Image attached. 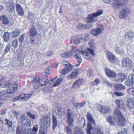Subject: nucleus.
<instances>
[{
    "mask_svg": "<svg viewBox=\"0 0 134 134\" xmlns=\"http://www.w3.org/2000/svg\"><path fill=\"white\" fill-rule=\"evenodd\" d=\"M113 118L117 119L119 121V125L123 127L125 126L126 120L121 111L117 108L114 109Z\"/></svg>",
    "mask_w": 134,
    "mask_h": 134,
    "instance_id": "nucleus-1",
    "label": "nucleus"
},
{
    "mask_svg": "<svg viewBox=\"0 0 134 134\" xmlns=\"http://www.w3.org/2000/svg\"><path fill=\"white\" fill-rule=\"evenodd\" d=\"M40 77L34 78L33 82H34V87L36 89L38 88L40 85L44 86L48 82V77L44 76V77L40 81Z\"/></svg>",
    "mask_w": 134,
    "mask_h": 134,
    "instance_id": "nucleus-2",
    "label": "nucleus"
},
{
    "mask_svg": "<svg viewBox=\"0 0 134 134\" xmlns=\"http://www.w3.org/2000/svg\"><path fill=\"white\" fill-rule=\"evenodd\" d=\"M87 118L88 122L87 123L86 132L87 134H91V130L93 129V127H92L91 123L92 125H94L96 123L94 119L93 118V115L90 113H87Z\"/></svg>",
    "mask_w": 134,
    "mask_h": 134,
    "instance_id": "nucleus-3",
    "label": "nucleus"
},
{
    "mask_svg": "<svg viewBox=\"0 0 134 134\" xmlns=\"http://www.w3.org/2000/svg\"><path fill=\"white\" fill-rule=\"evenodd\" d=\"M122 64L127 69H132L134 66V63L128 58H124L122 62Z\"/></svg>",
    "mask_w": 134,
    "mask_h": 134,
    "instance_id": "nucleus-4",
    "label": "nucleus"
},
{
    "mask_svg": "<svg viewBox=\"0 0 134 134\" xmlns=\"http://www.w3.org/2000/svg\"><path fill=\"white\" fill-rule=\"evenodd\" d=\"M66 115L67 118V122L68 124L70 126H72L74 121V115L73 112L70 111V109H69L67 112Z\"/></svg>",
    "mask_w": 134,
    "mask_h": 134,
    "instance_id": "nucleus-5",
    "label": "nucleus"
},
{
    "mask_svg": "<svg viewBox=\"0 0 134 134\" xmlns=\"http://www.w3.org/2000/svg\"><path fill=\"white\" fill-rule=\"evenodd\" d=\"M63 64L65 65V67L62 70V74H67L72 70V65L68 62L66 61L63 62Z\"/></svg>",
    "mask_w": 134,
    "mask_h": 134,
    "instance_id": "nucleus-6",
    "label": "nucleus"
},
{
    "mask_svg": "<svg viewBox=\"0 0 134 134\" xmlns=\"http://www.w3.org/2000/svg\"><path fill=\"white\" fill-rule=\"evenodd\" d=\"M20 120L21 121L22 124L25 126L29 127L32 125L30 119L25 115H22L20 116Z\"/></svg>",
    "mask_w": 134,
    "mask_h": 134,
    "instance_id": "nucleus-7",
    "label": "nucleus"
},
{
    "mask_svg": "<svg viewBox=\"0 0 134 134\" xmlns=\"http://www.w3.org/2000/svg\"><path fill=\"white\" fill-rule=\"evenodd\" d=\"M126 75L124 73H118L116 75V78L113 81L115 83L121 82L123 81L126 78Z\"/></svg>",
    "mask_w": 134,
    "mask_h": 134,
    "instance_id": "nucleus-8",
    "label": "nucleus"
},
{
    "mask_svg": "<svg viewBox=\"0 0 134 134\" xmlns=\"http://www.w3.org/2000/svg\"><path fill=\"white\" fill-rule=\"evenodd\" d=\"M106 57L108 60L113 64H115L117 58L114 55L108 51L106 52Z\"/></svg>",
    "mask_w": 134,
    "mask_h": 134,
    "instance_id": "nucleus-9",
    "label": "nucleus"
},
{
    "mask_svg": "<svg viewBox=\"0 0 134 134\" xmlns=\"http://www.w3.org/2000/svg\"><path fill=\"white\" fill-rule=\"evenodd\" d=\"M103 28L102 26H97V28L93 29L91 31L92 35L95 36H98L102 32Z\"/></svg>",
    "mask_w": 134,
    "mask_h": 134,
    "instance_id": "nucleus-10",
    "label": "nucleus"
},
{
    "mask_svg": "<svg viewBox=\"0 0 134 134\" xmlns=\"http://www.w3.org/2000/svg\"><path fill=\"white\" fill-rule=\"evenodd\" d=\"M91 134H103V130L102 127L100 126H96L91 130Z\"/></svg>",
    "mask_w": 134,
    "mask_h": 134,
    "instance_id": "nucleus-11",
    "label": "nucleus"
},
{
    "mask_svg": "<svg viewBox=\"0 0 134 134\" xmlns=\"http://www.w3.org/2000/svg\"><path fill=\"white\" fill-rule=\"evenodd\" d=\"M0 19L3 25V26H6L9 25L10 20L7 16L3 15L1 16Z\"/></svg>",
    "mask_w": 134,
    "mask_h": 134,
    "instance_id": "nucleus-12",
    "label": "nucleus"
},
{
    "mask_svg": "<svg viewBox=\"0 0 134 134\" xmlns=\"http://www.w3.org/2000/svg\"><path fill=\"white\" fill-rule=\"evenodd\" d=\"M31 95L30 94H26L22 93L18 96V99L21 101H26L29 99Z\"/></svg>",
    "mask_w": 134,
    "mask_h": 134,
    "instance_id": "nucleus-13",
    "label": "nucleus"
},
{
    "mask_svg": "<svg viewBox=\"0 0 134 134\" xmlns=\"http://www.w3.org/2000/svg\"><path fill=\"white\" fill-rule=\"evenodd\" d=\"M41 124H44V125H50L51 123V120L49 116L47 115H46L44 116H42L41 119Z\"/></svg>",
    "mask_w": 134,
    "mask_h": 134,
    "instance_id": "nucleus-14",
    "label": "nucleus"
},
{
    "mask_svg": "<svg viewBox=\"0 0 134 134\" xmlns=\"http://www.w3.org/2000/svg\"><path fill=\"white\" fill-rule=\"evenodd\" d=\"M116 105L117 109L124 110L125 104L124 102L121 100L116 99Z\"/></svg>",
    "mask_w": 134,
    "mask_h": 134,
    "instance_id": "nucleus-15",
    "label": "nucleus"
},
{
    "mask_svg": "<svg viewBox=\"0 0 134 134\" xmlns=\"http://www.w3.org/2000/svg\"><path fill=\"white\" fill-rule=\"evenodd\" d=\"M59 119L58 118L57 116H55L54 115H53L52 116V121L53 126L52 128L54 130L55 128L57 127L59 123Z\"/></svg>",
    "mask_w": 134,
    "mask_h": 134,
    "instance_id": "nucleus-16",
    "label": "nucleus"
},
{
    "mask_svg": "<svg viewBox=\"0 0 134 134\" xmlns=\"http://www.w3.org/2000/svg\"><path fill=\"white\" fill-rule=\"evenodd\" d=\"M84 82V80L82 79H79L76 81L73 85V88H77L80 87V86L82 85V83Z\"/></svg>",
    "mask_w": 134,
    "mask_h": 134,
    "instance_id": "nucleus-17",
    "label": "nucleus"
},
{
    "mask_svg": "<svg viewBox=\"0 0 134 134\" xmlns=\"http://www.w3.org/2000/svg\"><path fill=\"white\" fill-rule=\"evenodd\" d=\"M105 72L106 75L109 77L113 78L114 79L116 78V75L114 71L108 69L105 70Z\"/></svg>",
    "mask_w": 134,
    "mask_h": 134,
    "instance_id": "nucleus-18",
    "label": "nucleus"
},
{
    "mask_svg": "<svg viewBox=\"0 0 134 134\" xmlns=\"http://www.w3.org/2000/svg\"><path fill=\"white\" fill-rule=\"evenodd\" d=\"M47 126L44 124H41L39 127V132H42L43 133H45L47 134L48 131Z\"/></svg>",
    "mask_w": 134,
    "mask_h": 134,
    "instance_id": "nucleus-19",
    "label": "nucleus"
},
{
    "mask_svg": "<svg viewBox=\"0 0 134 134\" xmlns=\"http://www.w3.org/2000/svg\"><path fill=\"white\" fill-rule=\"evenodd\" d=\"M134 98H128L126 102L128 107L132 108L133 107L134 104Z\"/></svg>",
    "mask_w": 134,
    "mask_h": 134,
    "instance_id": "nucleus-20",
    "label": "nucleus"
},
{
    "mask_svg": "<svg viewBox=\"0 0 134 134\" xmlns=\"http://www.w3.org/2000/svg\"><path fill=\"white\" fill-rule=\"evenodd\" d=\"M37 32L35 27L33 26L30 27V31L29 32V35L32 37H35L37 34Z\"/></svg>",
    "mask_w": 134,
    "mask_h": 134,
    "instance_id": "nucleus-21",
    "label": "nucleus"
},
{
    "mask_svg": "<svg viewBox=\"0 0 134 134\" xmlns=\"http://www.w3.org/2000/svg\"><path fill=\"white\" fill-rule=\"evenodd\" d=\"M112 3H113V7L115 9H120L123 7V3L119 1H116Z\"/></svg>",
    "mask_w": 134,
    "mask_h": 134,
    "instance_id": "nucleus-22",
    "label": "nucleus"
},
{
    "mask_svg": "<svg viewBox=\"0 0 134 134\" xmlns=\"http://www.w3.org/2000/svg\"><path fill=\"white\" fill-rule=\"evenodd\" d=\"M79 72V69L75 70L70 75H68L67 78L69 79H71L72 78L75 79L76 78V76Z\"/></svg>",
    "mask_w": 134,
    "mask_h": 134,
    "instance_id": "nucleus-23",
    "label": "nucleus"
},
{
    "mask_svg": "<svg viewBox=\"0 0 134 134\" xmlns=\"http://www.w3.org/2000/svg\"><path fill=\"white\" fill-rule=\"evenodd\" d=\"M18 87L17 84L15 83L13 84L9 89H7L8 91H9L8 93H12L16 91L18 89Z\"/></svg>",
    "mask_w": 134,
    "mask_h": 134,
    "instance_id": "nucleus-24",
    "label": "nucleus"
},
{
    "mask_svg": "<svg viewBox=\"0 0 134 134\" xmlns=\"http://www.w3.org/2000/svg\"><path fill=\"white\" fill-rule=\"evenodd\" d=\"M11 33L6 32L4 33L3 35V39L5 42H8L10 40Z\"/></svg>",
    "mask_w": 134,
    "mask_h": 134,
    "instance_id": "nucleus-25",
    "label": "nucleus"
},
{
    "mask_svg": "<svg viewBox=\"0 0 134 134\" xmlns=\"http://www.w3.org/2000/svg\"><path fill=\"white\" fill-rule=\"evenodd\" d=\"M25 128L22 126H18L16 131V134H24Z\"/></svg>",
    "mask_w": 134,
    "mask_h": 134,
    "instance_id": "nucleus-26",
    "label": "nucleus"
},
{
    "mask_svg": "<svg viewBox=\"0 0 134 134\" xmlns=\"http://www.w3.org/2000/svg\"><path fill=\"white\" fill-rule=\"evenodd\" d=\"M110 110L109 106L105 105H102V109L100 110V113L101 114H105L106 113H108Z\"/></svg>",
    "mask_w": 134,
    "mask_h": 134,
    "instance_id": "nucleus-27",
    "label": "nucleus"
},
{
    "mask_svg": "<svg viewBox=\"0 0 134 134\" xmlns=\"http://www.w3.org/2000/svg\"><path fill=\"white\" fill-rule=\"evenodd\" d=\"M107 120L111 124H114L116 122H117L119 125V121L114 118H112L111 116H108L107 118Z\"/></svg>",
    "mask_w": 134,
    "mask_h": 134,
    "instance_id": "nucleus-28",
    "label": "nucleus"
},
{
    "mask_svg": "<svg viewBox=\"0 0 134 134\" xmlns=\"http://www.w3.org/2000/svg\"><path fill=\"white\" fill-rule=\"evenodd\" d=\"M96 18L93 13L91 14H90L88 15L87 17V19L86 21L87 22L93 23L94 20V18Z\"/></svg>",
    "mask_w": 134,
    "mask_h": 134,
    "instance_id": "nucleus-29",
    "label": "nucleus"
},
{
    "mask_svg": "<svg viewBox=\"0 0 134 134\" xmlns=\"http://www.w3.org/2000/svg\"><path fill=\"white\" fill-rule=\"evenodd\" d=\"M26 114L32 120H35L37 119V117L35 113L27 111L26 112Z\"/></svg>",
    "mask_w": 134,
    "mask_h": 134,
    "instance_id": "nucleus-30",
    "label": "nucleus"
},
{
    "mask_svg": "<svg viewBox=\"0 0 134 134\" xmlns=\"http://www.w3.org/2000/svg\"><path fill=\"white\" fill-rule=\"evenodd\" d=\"M72 42L75 44H77L81 42V41L79 38L72 36L71 40Z\"/></svg>",
    "mask_w": 134,
    "mask_h": 134,
    "instance_id": "nucleus-31",
    "label": "nucleus"
},
{
    "mask_svg": "<svg viewBox=\"0 0 134 134\" xmlns=\"http://www.w3.org/2000/svg\"><path fill=\"white\" fill-rule=\"evenodd\" d=\"M115 86L116 89L118 90H125L126 88L125 86L121 84H116Z\"/></svg>",
    "mask_w": 134,
    "mask_h": 134,
    "instance_id": "nucleus-32",
    "label": "nucleus"
},
{
    "mask_svg": "<svg viewBox=\"0 0 134 134\" xmlns=\"http://www.w3.org/2000/svg\"><path fill=\"white\" fill-rule=\"evenodd\" d=\"M9 99V98L7 94L5 93L0 97V100L3 101L8 100Z\"/></svg>",
    "mask_w": 134,
    "mask_h": 134,
    "instance_id": "nucleus-33",
    "label": "nucleus"
},
{
    "mask_svg": "<svg viewBox=\"0 0 134 134\" xmlns=\"http://www.w3.org/2000/svg\"><path fill=\"white\" fill-rule=\"evenodd\" d=\"M114 50L117 53L120 54L124 53V50L121 48L119 47V46L116 45L114 48Z\"/></svg>",
    "mask_w": 134,
    "mask_h": 134,
    "instance_id": "nucleus-34",
    "label": "nucleus"
},
{
    "mask_svg": "<svg viewBox=\"0 0 134 134\" xmlns=\"http://www.w3.org/2000/svg\"><path fill=\"white\" fill-rule=\"evenodd\" d=\"M133 35V33L130 32H128L127 33H125L124 36L126 39V40H131V38H132Z\"/></svg>",
    "mask_w": 134,
    "mask_h": 134,
    "instance_id": "nucleus-35",
    "label": "nucleus"
},
{
    "mask_svg": "<svg viewBox=\"0 0 134 134\" xmlns=\"http://www.w3.org/2000/svg\"><path fill=\"white\" fill-rule=\"evenodd\" d=\"M88 50L87 53H86V54H85V56H91L93 57L95 55V53L94 51L92 49L90 48L88 49Z\"/></svg>",
    "mask_w": 134,
    "mask_h": 134,
    "instance_id": "nucleus-36",
    "label": "nucleus"
},
{
    "mask_svg": "<svg viewBox=\"0 0 134 134\" xmlns=\"http://www.w3.org/2000/svg\"><path fill=\"white\" fill-rule=\"evenodd\" d=\"M39 126L38 125H34L32 129H31L34 134H37Z\"/></svg>",
    "mask_w": 134,
    "mask_h": 134,
    "instance_id": "nucleus-37",
    "label": "nucleus"
},
{
    "mask_svg": "<svg viewBox=\"0 0 134 134\" xmlns=\"http://www.w3.org/2000/svg\"><path fill=\"white\" fill-rule=\"evenodd\" d=\"M102 82L107 87H110L113 86L112 84L109 82L107 79H103Z\"/></svg>",
    "mask_w": 134,
    "mask_h": 134,
    "instance_id": "nucleus-38",
    "label": "nucleus"
},
{
    "mask_svg": "<svg viewBox=\"0 0 134 134\" xmlns=\"http://www.w3.org/2000/svg\"><path fill=\"white\" fill-rule=\"evenodd\" d=\"M20 34V31L19 30H15L13 32L12 35V37L15 38L18 37Z\"/></svg>",
    "mask_w": 134,
    "mask_h": 134,
    "instance_id": "nucleus-39",
    "label": "nucleus"
},
{
    "mask_svg": "<svg viewBox=\"0 0 134 134\" xmlns=\"http://www.w3.org/2000/svg\"><path fill=\"white\" fill-rule=\"evenodd\" d=\"M125 83L127 86H130L133 84V81L131 79L130 77V75L128 77L127 81L125 82Z\"/></svg>",
    "mask_w": 134,
    "mask_h": 134,
    "instance_id": "nucleus-40",
    "label": "nucleus"
},
{
    "mask_svg": "<svg viewBox=\"0 0 134 134\" xmlns=\"http://www.w3.org/2000/svg\"><path fill=\"white\" fill-rule=\"evenodd\" d=\"M75 57L76 58L77 62L78 63H81L82 62V60L81 57L80 55L78 54H76L74 55Z\"/></svg>",
    "mask_w": 134,
    "mask_h": 134,
    "instance_id": "nucleus-41",
    "label": "nucleus"
},
{
    "mask_svg": "<svg viewBox=\"0 0 134 134\" xmlns=\"http://www.w3.org/2000/svg\"><path fill=\"white\" fill-rule=\"evenodd\" d=\"M94 108L96 110L99 111L100 112L101 110L102 109V105H100L99 104H95L94 105Z\"/></svg>",
    "mask_w": 134,
    "mask_h": 134,
    "instance_id": "nucleus-42",
    "label": "nucleus"
},
{
    "mask_svg": "<svg viewBox=\"0 0 134 134\" xmlns=\"http://www.w3.org/2000/svg\"><path fill=\"white\" fill-rule=\"evenodd\" d=\"M5 121L6 124L9 127H10L11 128L13 125V123L12 121H10V120L6 118L5 120Z\"/></svg>",
    "mask_w": 134,
    "mask_h": 134,
    "instance_id": "nucleus-43",
    "label": "nucleus"
},
{
    "mask_svg": "<svg viewBox=\"0 0 134 134\" xmlns=\"http://www.w3.org/2000/svg\"><path fill=\"white\" fill-rule=\"evenodd\" d=\"M128 92L131 95L134 96V87H131L128 89Z\"/></svg>",
    "mask_w": 134,
    "mask_h": 134,
    "instance_id": "nucleus-44",
    "label": "nucleus"
},
{
    "mask_svg": "<svg viewBox=\"0 0 134 134\" xmlns=\"http://www.w3.org/2000/svg\"><path fill=\"white\" fill-rule=\"evenodd\" d=\"M70 126H67L66 127V131L67 134H72V132Z\"/></svg>",
    "mask_w": 134,
    "mask_h": 134,
    "instance_id": "nucleus-45",
    "label": "nucleus"
},
{
    "mask_svg": "<svg viewBox=\"0 0 134 134\" xmlns=\"http://www.w3.org/2000/svg\"><path fill=\"white\" fill-rule=\"evenodd\" d=\"M18 44V41L17 39L14 40L12 42V46L15 48H16Z\"/></svg>",
    "mask_w": 134,
    "mask_h": 134,
    "instance_id": "nucleus-46",
    "label": "nucleus"
},
{
    "mask_svg": "<svg viewBox=\"0 0 134 134\" xmlns=\"http://www.w3.org/2000/svg\"><path fill=\"white\" fill-rule=\"evenodd\" d=\"M129 14H126V13L123 12H120L119 14V17L121 19H124Z\"/></svg>",
    "mask_w": 134,
    "mask_h": 134,
    "instance_id": "nucleus-47",
    "label": "nucleus"
},
{
    "mask_svg": "<svg viewBox=\"0 0 134 134\" xmlns=\"http://www.w3.org/2000/svg\"><path fill=\"white\" fill-rule=\"evenodd\" d=\"M103 13V11L102 10H99L97 11L96 12L93 13L95 16L96 18L98 16L102 14Z\"/></svg>",
    "mask_w": 134,
    "mask_h": 134,
    "instance_id": "nucleus-48",
    "label": "nucleus"
},
{
    "mask_svg": "<svg viewBox=\"0 0 134 134\" xmlns=\"http://www.w3.org/2000/svg\"><path fill=\"white\" fill-rule=\"evenodd\" d=\"M30 130V128H25V131H24V134H34Z\"/></svg>",
    "mask_w": 134,
    "mask_h": 134,
    "instance_id": "nucleus-49",
    "label": "nucleus"
},
{
    "mask_svg": "<svg viewBox=\"0 0 134 134\" xmlns=\"http://www.w3.org/2000/svg\"><path fill=\"white\" fill-rule=\"evenodd\" d=\"M11 48V46L10 44H9L7 46L6 48H5V50L4 51L5 55L10 51Z\"/></svg>",
    "mask_w": 134,
    "mask_h": 134,
    "instance_id": "nucleus-50",
    "label": "nucleus"
},
{
    "mask_svg": "<svg viewBox=\"0 0 134 134\" xmlns=\"http://www.w3.org/2000/svg\"><path fill=\"white\" fill-rule=\"evenodd\" d=\"M51 68L48 67L46 68L45 70L46 76L48 77V76L51 73Z\"/></svg>",
    "mask_w": 134,
    "mask_h": 134,
    "instance_id": "nucleus-51",
    "label": "nucleus"
},
{
    "mask_svg": "<svg viewBox=\"0 0 134 134\" xmlns=\"http://www.w3.org/2000/svg\"><path fill=\"white\" fill-rule=\"evenodd\" d=\"M61 81L60 80H59V79L58 80L56 81L54 83V84L53 86L54 87L58 86L59 85H60L61 84Z\"/></svg>",
    "mask_w": 134,
    "mask_h": 134,
    "instance_id": "nucleus-52",
    "label": "nucleus"
},
{
    "mask_svg": "<svg viewBox=\"0 0 134 134\" xmlns=\"http://www.w3.org/2000/svg\"><path fill=\"white\" fill-rule=\"evenodd\" d=\"M75 48H74L72 50H71L70 51L69 53L70 54L71 56V57H73L74 55V54L75 53H76V50L75 49Z\"/></svg>",
    "mask_w": 134,
    "mask_h": 134,
    "instance_id": "nucleus-53",
    "label": "nucleus"
},
{
    "mask_svg": "<svg viewBox=\"0 0 134 134\" xmlns=\"http://www.w3.org/2000/svg\"><path fill=\"white\" fill-rule=\"evenodd\" d=\"M84 26V24H83L81 23H79L77 24L76 27L78 29H82L85 28Z\"/></svg>",
    "mask_w": 134,
    "mask_h": 134,
    "instance_id": "nucleus-54",
    "label": "nucleus"
},
{
    "mask_svg": "<svg viewBox=\"0 0 134 134\" xmlns=\"http://www.w3.org/2000/svg\"><path fill=\"white\" fill-rule=\"evenodd\" d=\"M120 12H123L126 14H129L128 8H122V10Z\"/></svg>",
    "mask_w": 134,
    "mask_h": 134,
    "instance_id": "nucleus-55",
    "label": "nucleus"
},
{
    "mask_svg": "<svg viewBox=\"0 0 134 134\" xmlns=\"http://www.w3.org/2000/svg\"><path fill=\"white\" fill-rule=\"evenodd\" d=\"M99 81L98 79H95V81L93 82L92 83V85L93 86L97 85H98Z\"/></svg>",
    "mask_w": 134,
    "mask_h": 134,
    "instance_id": "nucleus-56",
    "label": "nucleus"
},
{
    "mask_svg": "<svg viewBox=\"0 0 134 134\" xmlns=\"http://www.w3.org/2000/svg\"><path fill=\"white\" fill-rule=\"evenodd\" d=\"M89 38V35L87 34H85V36L83 37L82 39H83V40H85V41H87L88 40Z\"/></svg>",
    "mask_w": 134,
    "mask_h": 134,
    "instance_id": "nucleus-57",
    "label": "nucleus"
},
{
    "mask_svg": "<svg viewBox=\"0 0 134 134\" xmlns=\"http://www.w3.org/2000/svg\"><path fill=\"white\" fill-rule=\"evenodd\" d=\"M61 74H62L61 76H60V79H59V80H60L61 81V83L63 81V80L64 79V78L65 77V76L67 74H62L61 73Z\"/></svg>",
    "mask_w": 134,
    "mask_h": 134,
    "instance_id": "nucleus-58",
    "label": "nucleus"
},
{
    "mask_svg": "<svg viewBox=\"0 0 134 134\" xmlns=\"http://www.w3.org/2000/svg\"><path fill=\"white\" fill-rule=\"evenodd\" d=\"M70 54L69 53H65L64 54H62V56L65 58H68V57H71Z\"/></svg>",
    "mask_w": 134,
    "mask_h": 134,
    "instance_id": "nucleus-59",
    "label": "nucleus"
},
{
    "mask_svg": "<svg viewBox=\"0 0 134 134\" xmlns=\"http://www.w3.org/2000/svg\"><path fill=\"white\" fill-rule=\"evenodd\" d=\"M17 12L19 15L20 16H22L24 15V10L22 9L21 10L18 11Z\"/></svg>",
    "mask_w": 134,
    "mask_h": 134,
    "instance_id": "nucleus-60",
    "label": "nucleus"
},
{
    "mask_svg": "<svg viewBox=\"0 0 134 134\" xmlns=\"http://www.w3.org/2000/svg\"><path fill=\"white\" fill-rule=\"evenodd\" d=\"M16 8L17 12L22 9L21 7L19 4H16Z\"/></svg>",
    "mask_w": 134,
    "mask_h": 134,
    "instance_id": "nucleus-61",
    "label": "nucleus"
},
{
    "mask_svg": "<svg viewBox=\"0 0 134 134\" xmlns=\"http://www.w3.org/2000/svg\"><path fill=\"white\" fill-rule=\"evenodd\" d=\"M94 44V41L93 40H90L89 42V44L91 47H93Z\"/></svg>",
    "mask_w": 134,
    "mask_h": 134,
    "instance_id": "nucleus-62",
    "label": "nucleus"
},
{
    "mask_svg": "<svg viewBox=\"0 0 134 134\" xmlns=\"http://www.w3.org/2000/svg\"><path fill=\"white\" fill-rule=\"evenodd\" d=\"M59 79V78H58V77L57 76H56L54 77L51 80V83H54L58 79Z\"/></svg>",
    "mask_w": 134,
    "mask_h": 134,
    "instance_id": "nucleus-63",
    "label": "nucleus"
},
{
    "mask_svg": "<svg viewBox=\"0 0 134 134\" xmlns=\"http://www.w3.org/2000/svg\"><path fill=\"white\" fill-rule=\"evenodd\" d=\"M24 38L23 35L20 36L19 37V40L20 42V43L21 44V45L22 44V43L23 42V41L24 40Z\"/></svg>",
    "mask_w": 134,
    "mask_h": 134,
    "instance_id": "nucleus-64",
    "label": "nucleus"
}]
</instances>
